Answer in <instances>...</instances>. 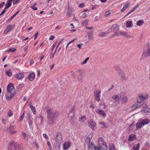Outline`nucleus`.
<instances>
[{
  "label": "nucleus",
  "instance_id": "1",
  "mask_svg": "<svg viewBox=\"0 0 150 150\" xmlns=\"http://www.w3.org/2000/svg\"><path fill=\"white\" fill-rule=\"evenodd\" d=\"M46 112L48 120V124L51 126L54 125L56 119L59 115V112L50 108L47 109Z\"/></svg>",
  "mask_w": 150,
  "mask_h": 150
},
{
  "label": "nucleus",
  "instance_id": "2",
  "mask_svg": "<svg viewBox=\"0 0 150 150\" xmlns=\"http://www.w3.org/2000/svg\"><path fill=\"white\" fill-rule=\"evenodd\" d=\"M21 147L19 144L16 142L12 140L11 141L8 149L10 150H20Z\"/></svg>",
  "mask_w": 150,
  "mask_h": 150
},
{
  "label": "nucleus",
  "instance_id": "3",
  "mask_svg": "<svg viewBox=\"0 0 150 150\" xmlns=\"http://www.w3.org/2000/svg\"><path fill=\"white\" fill-rule=\"evenodd\" d=\"M98 143L99 145V146H98V147L100 148V150H101L102 149L104 150H107V146L105 142L102 137H101L99 138L98 139Z\"/></svg>",
  "mask_w": 150,
  "mask_h": 150
},
{
  "label": "nucleus",
  "instance_id": "4",
  "mask_svg": "<svg viewBox=\"0 0 150 150\" xmlns=\"http://www.w3.org/2000/svg\"><path fill=\"white\" fill-rule=\"evenodd\" d=\"M7 91L11 95H15L16 93L14 86L11 83H10L7 86Z\"/></svg>",
  "mask_w": 150,
  "mask_h": 150
},
{
  "label": "nucleus",
  "instance_id": "5",
  "mask_svg": "<svg viewBox=\"0 0 150 150\" xmlns=\"http://www.w3.org/2000/svg\"><path fill=\"white\" fill-rule=\"evenodd\" d=\"M148 99V96L146 95L145 96L142 94H140L139 98L137 99V102L138 103H141L144 101L145 99Z\"/></svg>",
  "mask_w": 150,
  "mask_h": 150
},
{
  "label": "nucleus",
  "instance_id": "6",
  "mask_svg": "<svg viewBox=\"0 0 150 150\" xmlns=\"http://www.w3.org/2000/svg\"><path fill=\"white\" fill-rule=\"evenodd\" d=\"M101 90H99L98 91L96 90L94 93V96L95 97V100L98 102L100 100V94L101 93Z\"/></svg>",
  "mask_w": 150,
  "mask_h": 150
},
{
  "label": "nucleus",
  "instance_id": "7",
  "mask_svg": "<svg viewBox=\"0 0 150 150\" xmlns=\"http://www.w3.org/2000/svg\"><path fill=\"white\" fill-rule=\"evenodd\" d=\"M88 125L92 129H94L96 126V123L93 120L90 119L88 121Z\"/></svg>",
  "mask_w": 150,
  "mask_h": 150
},
{
  "label": "nucleus",
  "instance_id": "8",
  "mask_svg": "<svg viewBox=\"0 0 150 150\" xmlns=\"http://www.w3.org/2000/svg\"><path fill=\"white\" fill-rule=\"evenodd\" d=\"M62 139V136L61 133H58L57 134L55 140L58 142H60Z\"/></svg>",
  "mask_w": 150,
  "mask_h": 150
},
{
  "label": "nucleus",
  "instance_id": "9",
  "mask_svg": "<svg viewBox=\"0 0 150 150\" xmlns=\"http://www.w3.org/2000/svg\"><path fill=\"white\" fill-rule=\"evenodd\" d=\"M96 112L97 113L103 117H105L106 116L105 113L103 110L100 109H97L96 110Z\"/></svg>",
  "mask_w": 150,
  "mask_h": 150
},
{
  "label": "nucleus",
  "instance_id": "10",
  "mask_svg": "<svg viewBox=\"0 0 150 150\" xmlns=\"http://www.w3.org/2000/svg\"><path fill=\"white\" fill-rule=\"evenodd\" d=\"M24 77V75L23 73H21L17 74L15 76V78L18 80H20Z\"/></svg>",
  "mask_w": 150,
  "mask_h": 150
},
{
  "label": "nucleus",
  "instance_id": "11",
  "mask_svg": "<svg viewBox=\"0 0 150 150\" xmlns=\"http://www.w3.org/2000/svg\"><path fill=\"white\" fill-rule=\"evenodd\" d=\"M121 77V79L122 81H126L127 78L125 74L123 72H122L120 74H119Z\"/></svg>",
  "mask_w": 150,
  "mask_h": 150
},
{
  "label": "nucleus",
  "instance_id": "12",
  "mask_svg": "<svg viewBox=\"0 0 150 150\" xmlns=\"http://www.w3.org/2000/svg\"><path fill=\"white\" fill-rule=\"evenodd\" d=\"M90 146L91 149L94 150H100V148L97 147V146H95L94 143L93 142H91L90 144Z\"/></svg>",
  "mask_w": 150,
  "mask_h": 150
},
{
  "label": "nucleus",
  "instance_id": "13",
  "mask_svg": "<svg viewBox=\"0 0 150 150\" xmlns=\"http://www.w3.org/2000/svg\"><path fill=\"white\" fill-rule=\"evenodd\" d=\"M93 31H89L87 33L89 40H92L93 39Z\"/></svg>",
  "mask_w": 150,
  "mask_h": 150
},
{
  "label": "nucleus",
  "instance_id": "14",
  "mask_svg": "<svg viewBox=\"0 0 150 150\" xmlns=\"http://www.w3.org/2000/svg\"><path fill=\"white\" fill-rule=\"evenodd\" d=\"M28 122L29 123V126L30 127V128H32V125L33 124V122L31 120V116L30 115L28 114Z\"/></svg>",
  "mask_w": 150,
  "mask_h": 150
},
{
  "label": "nucleus",
  "instance_id": "15",
  "mask_svg": "<svg viewBox=\"0 0 150 150\" xmlns=\"http://www.w3.org/2000/svg\"><path fill=\"white\" fill-rule=\"evenodd\" d=\"M70 143L69 142H66L63 144V149L65 150H67L70 147Z\"/></svg>",
  "mask_w": 150,
  "mask_h": 150
},
{
  "label": "nucleus",
  "instance_id": "16",
  "mask_svg": "<svg viewBox=\"0 0 150 150\" xmlns=\"http://www.w3.org/2000/svg\"><path fill=\"white\" fill-rule=\"evenodd\" d=\"M12 5V2L9 1V0H8L7 1L6 3L5 4L6 7L5 8V9H7L10 7Z\"/></svg>",
  "mask_w": 150,
  "mask_h": 150
},
{
  "label": "nucleus",
  "instance_id": "17",
  "mask_svg": "<svg viewBox=\"0 0 150 150\" xmlns=\"http://www.w3.org/2000/svg\"><path fill=\"white\" fill-rule=\"evenodd\" d=\"M136 139V136L134 134H130L129 136V138L128 140L129 141H132L134 140H135Z\"/></svg>",
  "mask_w": 150,
  "mask_h": 150
},
{
  "label": "nucleus",
  "instance_id": "18",
  "mask_svg": "<svg viewBox=\"0 0 150 150\" xmlns=\"http://www.w3.org/2000/svg\"><path fill=\"white\" fill-rule=\"evenodd\" d=\"M143 126H144L145 125H147L150 122V120L148 119H145L141 121Z\"/></svg>",
  "mask_w": 150,
  "mask_h": 150
},
{
  "label": "nucleus",
  "instance_id": "19",
  "mask_svg": "<svg viewBox=\"0 0 150 150\" xmlns=\"http://www.w3.org/2000/svg\"><path fill=\"white\" fill-rule=\"evenodd\" d=\"M35 75L34 73H31L30 74L28 79L30 81H32L35 79Z\"/></svg>",
  "mask_w": 150,
  "mask_h": 150
},
{
  "label": "nucleus",
  "instance_id": "20",
  "mask_svg": "<svg viewBox=\"0 0 150 150\" xmlns=\"http://www.w3.org/2000/svg\"><path fill=\"white\" fill-rule=\"evenodd\" d=\"M143 126L141 122H137L136 124V129L138 130Z\"/></svg>",
  "mask_w": 150,
  "mask_h": 150
},
{
  "label": "nucleus",
  "instance_id": "21",
  "mask_svg": "<svg viewBox=\"0 0 150 150\" xmlns=\"http://www.w3.org/2000/svg\"><path fill=\"white\" fill-rule=\"evenodd\" d=\"M15 25H8L6 28V30H7L8 32L11 31L12 30L14 27Z\"/></svg>",
  "mask_w": 150,
  "mask_h": 150
},
{
  "label": "nucleus",
  "instance_id": "22",
  "mask_svg": "<svg viewBox=\"0 0 150 150\" xmlns=\"http://www.w3.org/2000/svg\"><path fill=\"white\" fill-rule=\"evenodd\" d=\"M126 25L127 27H132L133 25V24L132 23V21H127L126 23Z\"/></svg>",
  "mask_w": 150,
  "mask_h": 150
},
{
  "label": "nucleus",
  "instance_id": "23",
  "mask_svg": "<svg viewBox=\"0 0 150 150\" xmlns=\"http://www.w3.org/2000/svg\"><path fill=\"white\" fill-rule=\"evenodd\" d=\"M139 144L138 143L136 144L135 145H134L132 148V149H133L134 150H139Z\"/></svg>",
  "mask_w": 150,
  "mask_h": 150
},
{
  "label": "nucleus",
  "instance_id": "24",
  "mask_svg": "<svg viewBox=\"0 0 150 150\" xmlns=\"http://www.w3.org/2000/svg\"><path fill=\"white\" fill-rule=\"evenodd\" d=\"M14 129V127L13 126L11 125L9 128V130L10 131V133L11 134H13L16 132V131H12Z\"/></svg>",
  "mask_w": 150,
  "mask_h": 150
},
{
  "label": "nucleus",
  "instance_id": "25",
  "mask_svg": "<svg viewBox=\"0 0 150 150\" xmlns=\"http://www.w3.org/2000/svg\"><path fill=\"white\" fill-rule=\"evenodd\" d=\"M109 150H116L114 144L111 143L109 144Z\"/></svg>",
  "mask_w": 150,
  "mask_h": 150
},
{
  "label": "nucleus",
  "instance_id": "26",
  "mask_svg": "<svg viewBox=\"0 0 150 150\" xmlns=\"http://www.w3.org/2000/svg\"><path fill=\"white\" fill-rule=\"evenodd\" d=\"M113 29L116 30H118L119 29L120 26L118 24H115L112 26Z\"/></svg>",
  "mask_w": 150,
  "mask_h": 150
},
{
  "label": "nucleus",
  "instance_id": "27",
  "mask_svg": "<svg viewBox=\"0 0 150 150\" xmlns=\"http://www.w3.org/2000/svg\"><path fill=\"white\" fill-rule=\"evenodd\" d=\"M116 70L119 74H120L121 72H122L121 70L120 69V67L118 65H117L115 67Z\"/></svg>",
  "mask_w": 150,
  "mask_h": 150
},
{
  "label": "nucleus",
  "instance_id": "28",
  "mask_svg": "<svg viewBox=\"0 0 150 150\" xmlns=\"http://www.w3.org/2000/svg\"><path fill=\"white\" fill-rule=\"evenodd\" d=\"M30 108H31V110L33 112V113L34 114H36V109L35 107L33 106L32 105H30Z\"/></svg>",
  "mask_w": 150,
  "mask_h": 150
},
{
  "label": "nucleus",
  "instance_id": "29",
  "mask_svg": "<svg viewBox=\"0 0 150 150\" xmlns=\"http://www.w3.org/2000/svg\"><path fill=\"white\" fill-rule=\"evenodd\" d=\"M147 108V105H145V106L144 108H142V109L141 110V112L143 111H144V112H142L143 114H146L145 113L146 112H148L147 110L146 111V108Z\"/></svg>",
  "mask_w": 150,
  "mask_h": 150
},
{
  "label": "nucleus",
  "instance_id": "30",
  "mask_svg": "<svg viewBox=\"0 0 150 150\" xmlns=\"http://www.w3.org/2000/svg\"><path fill=\"white\" fill-rule=\"evenodd\" d=\"M144 21L142 20H139L137 23V25L138 26H141L144 23Z\"/></svg>",
  "mask_w": 150,
  "mask_h": 150
},
{
  "label": "nucleus",
  "instance_id": "31",
  "mask_svg": "<svg viewBox=\"0 0 150 150\" xmlns=\"http://www.w3.org/2000/svg\"><path fill=\"white\" fill-rule=\"evenodd\" d=\"M123 35L125 36V37H126L127 38H132L133 36L132 35H130L129 34H128L126 32H123Z\"/></svg>",
  "mask_w": 150,
  "mask_h": 150
},
{
  "label": "nucleus",
  "instance_id": "32",
  "mask_svg": "<svg viewBox=\"0 0 150 150\" xmlns=\"http://www.w3.org/2000/svg\"><path fill=\"white\" fill-rule=\"evenodd\" d=\"M6 75H8L9 77H10L12 76V74L11 72V70L10 69L8 70V71H6Z\"/></svg>",
  "mask_w": 150,
  "mask_h": 150
},
{
  "label": "nucleus",
  "instance_id": "33",
  "mask_svg": "<svg viewBox=\"0 0 150 150\" xmlns=\"http://www.w3.org/2000/svg\"><path fill=\"white\" fill-rule=\"evenodd\" d=\"M93 133H90V134L88 135V137L86 139V141L88 140V142H90L91 140V139L92 138V137L93 135Z\"/></svg>",
  "mask_w": 150,
  "mask_h": 150
},
{
  "label": "nucleus",
  "instance_id": "34",
  "mask_svg": "<svg viewBox=\"0 0 150 150\" xmlns=\"http://www.w3.org/2000/svg\"><path fill=\"white\" fill-rule=\"evenodd\" d=\"M88 20L87 19H86L82 23L81 25H85L86 26L88 25Z\"/></svg>",
  "mask_w": 150,
  "mask_h": 150
},
{
  "label": "nucleus",
  "instance_id": "35",
  "mask_svg": "<svg viewBox=\"0 0 150 150\" xmlns=\"http://www.w3.org/2000/svg\"><path fill=\"white\" fill-rule=\"evenodd\" d=\"M14 95L11 94V95H10L9 96H7L6 98V100H11L14 96Z\"/></svg>",
  "mask_w": 150,
  "mask_h": 150
},
{
  "label": "nucleus",
  "instance_id": "36",
  "mask_svg": "<svg viewBox=\"0 0 150 150\" xmlns=\"http://www.w3.org/2000/svg\"><path fill=\"white\" fill-rule=\"evenodd\" d=\"M99 124L101 125L103 128H107V127L106 126L105 124L103 122H100Z\"/></svg>",
  "mask_w": 150,
  "mask_h": 150
},
{
  "label": "nucleus",
  "instance_id": "37",
  "mask_svg": "<svg viewBox=\"0 0 150 150\" xmlns=\"http://www.w3.org/2000/svg\"><path fill=\"white\" fill-rule=\"evenodd\" d=\"M72 11V10L71 9H69L67 11V16H68V17H70L71 15V13H70V12Z\"/></svg>",
  "mask_w": 150,
  "mask_h": 150
},
{
  "label": "nucleus",
  "instance_id": "38",
  "mask_svg": "<svg viewBox=\"0 0 150 150\" xmlns=\"http://www.w3.org/2000/svg\"><path fill=\"white\" fill-rule=\"evenodd\" d=\"M111 12H110L109 11H107L105 12L104 14V16L105 17H107V16H109L110 14H111Z\"/></svg>",
  "mask_w": 150,
  "mask_h": 150
},
{
  "label": "nucleus",
  "instance_id": "39",
  "mask_svg": "<svg viewBox=\"0 0 150 150\" xmlns=\"http://www.w3.org/2000/svg\"><path fill=\"white\" fill-rule=\"evenodd\" d=\"M125 93L123 92H121L120 94L118 95L119 97V99L122 98L123 97Z\"/></svg>",
  "mask_w": 150,
  "mask_h": 150
},
{
  "label": "nucleus",
  "instance_id": "40",
  "mask_svg": "<svg viewBox=\"0 0 150 150\" xmlns=\"http://www.w3.org/2000/svg\"><path fill=\"white\" fill-rule=\"evenodd\" d=\"M137 7V6L134 7L132 9L129 11L125 16H127L129 14L133 12L134 10Z\"/></svg>",
  "mask_w": 150,
  "mask_h": 150
},
{
  "label": "nucleus",
  "instance_id": "41",
  "mask_svg": "<svg viewBox=\"0 0 150 150\" xmlns=\"http://www.w3.org/2000/svg\"><path fill=\"white\" fill-rule=\"evenodd\" d=\"M19 11L20 10L18 11L16 13H15L13 16H11V18H10L9 20H11L18 13Z\"/></svg>",
  "mask_w": 150,
  "mask_h": 150
},
{
  "label": "nucleus",
  "instance_id": "42",
  "mask_svg": "<svg viewBox=\"0 0 150 150\" xmlns=\"http://www.w3.org/2000/svg\"><path fill=\"white\" fill-rule=\"evenodd\" d=\"M112 98L114 100H116L118 98L119 99V97L117 95H114L112 97Z\"/></svg>",
  "mask_w": 150,
  "mask_h": 150
},
{
  "label": "nucleus",
  "instance_id": "43",
  "mask_svg": "<svg viewBox=\"0 0 150 150\" xmlns=\"http://www.w3.org/2000/svg\"><path fill=\"white\" fill-rule=\"evenodd\" d=\"M89 59V57H88L86 58L81 63V64L82 65H83L85 64H86L88 60Z\"/></svg>",
  "mask_w": 150,
  "mask_h": 150
},
{
  "label": "nucleus",
  "instance_id": "44",
  "mask_svg": "<svg viewBox=\"0 0 150 150\" xmlns=\"http://www.w3.org/2000/svg\"><path fill=\"white\" fill-rule=\"evenodd\" d=\"M22 133L24 139L26 140H28V137L27 134L25 132H22Z\"/></svg>",
  "mask_w": 150,
  "mask_h": 150
},
{
  "label": "nucleus",
  "instance_id": "45",
  "mask_svg": "<svg viewBox=\"0 0 150 150\" xmlns=\"http://www.w3.org/2000/svg\"><path fill=\"white\" fill-rule=\"evenodd\" d=\"M114 30V29H113V27H112V26L108 29V33H109L113 32Z\"/></svg>",
  "mask_w": 150,
  "mask_h": 150
},
{
  "label": "nucleus",
  "instance_id": "46",
  "mask_svg": "<svg viewBox=\"0 0 150 150\" xmlns=\"http://www.w3.org/2000/svg\"><path fill=\"white\" fill-rule=\"evenodd\" d=\"M86 116L85 115L82 116L81 117H79V122L82 121L83 119L84 118L85 119Z\"/></svg>",
  "mask_w": 150,
  "mask_h": 150
},
{
  "label": "nucleus",
  "instance_id": "47",
  "mask_svg": "<svg viewBox=\"0 0 150 150\" xmlns=\"http://www.w3.org/2000/svg\"><path fill=\"white\" fill-rule=\"evenodd\" d=\"M108 33H107L106 32H102L100 34V36L102 37L104 36L105 35Z\"/></svg>",
  "mask_w": 150,
  "mask_h": 150
},
{
  "label": "nucleus",
  "instance_id": "48",
  "mask_svg": "<svg viewBox=\"0 0 150 150\" xmlns=\"http://www.w3.org/2000/svg\"><path fill=\"white\" fill-rule=\"evenodd\" d=\"M127 100H128L127 97L126 96H125L123 98L122 100H123V101H124L125 103H126L127 102Z\"/></svg>",
  "mask_w": 150,
  "mask_h": 150
},
{
  "label": "nucleus",
  "instance_id": "49",
  "mask_svg": "<svg viewBox=\"0 0 150 150\" xmlns=\"http://www.w3.org/2000/svg\"><path fill=\"white\" fill-rule=\"evenodd\" d=\"M129 3H127L126 4L123 6L125 9H127L129 6Z\"/></svg>",
  "mask_w": 150,
  "mask_h": 150
},
{
  "label": "nucleus",
  "instance_id": "50",
  "mask_svg": "<svg viewBox=\"0 0 150 150\" xmlns=\"http://www.w3.org/2000/svg\"><path fill=\"white\" fill-rule=\"evenodd\" d=\"M71 75L73 78L74 79L75 78V74L74 72L72 71L71 72Z\"/></svg>",
  "mask_w": 150,
  "mask_h": 150
},
{
  "label": "nucleus",
  "instance_id": "51",
  "mask_svg": "<svg viewBox=\"0 0 150 150\" xmlns=\"http://www.w3.org/2000/svg\"><path fill=\"white\" fill-rule=\"evenodd\" d=\"M75 120L74 117L71 118L70 120V121L71 123H74Z\"/></svg>",
  "mask_w": 150,
  "mask_h": 150
},
{
  "label": "nucleus",
  "instance_id": "52",
  "mask_svg": "<svg viewBox=\"0 0 150 150\" xmlns=\"http://www.w3.org/2000/svg\"><path fill=\"white\" fill-rule=\"evenodd\" d=\"M5 4V2H1L0 3V8H2Z\"/></svg>",
  "mask_w": 150,
  "mask_h": 150
},
{
  "label": "nucleus",
  "instance_id": "53",
  "mask_svg": "<svg viewBox=\"0 0 150 150\" xmlns=\"http://www.w3.org/2000/svg\"><path fill=\"white\" fill-rule=\"evenodd\" d=\"M23 84H19L18 86H17V88L18 89H20L21 88L23 87Z\"/></svg>",
  "mask_w": 150,
  "mask_h": 150
},
{
  "label": "nucleus",
  "instance_id": "54",
  "mask_svg": "<svg viewBox=\"0 0 150 150\" xmlns=\"http://www.w3.org/2000/svg\"><path fill=\"white\" fill-rule=\"evenodd\" d=\"M16 49H14L13 50H12V49H11L7 51V52H14L16 51Z\"/></svg>",
  "mask_w": 150,
  "mask_h": 150
},
{
  "label": "nucleus",
  "instance_id": "55",
  "mask_svg": "<svg viewBox=\"0 0 150 150\" xmlns=\"http://www.w3.org/2000/svg\"><path fill=\"white\" fill-rule=\"evenodd\" d=\"M30 8H32V9L33 10H35V11H36L37 10V8L35 6H31V7H30Z\"/></svg>",
  "mask_w": 150,
  "mask_h": 150
},
{
  "label": "nucleus",
  "instance_id": "56",
  "mask_svg": "<svg viewBox=\"0 0 150 150\" xmlns=\"http://www.w3.org/2000/svg\"><path fill=\"white\" fill-rule=\"evenodd\" d=\"M24 117V113H23L21 115V117H20V121L22 120L23 119Z\"/></svg>",
  "mask_w": 150,
  "mask_h": 150
},
{
  "label": "nucleus",
  "instance_id": "57",
  "mask_svg": "<svg viewBox=\"0 0 150 150\" xmlns=\"http://www.w3.org/2000/svg\"><path fill=\"white\" fill-rule=\"evenodd\" d=\"M47 144L48 146L50 148V149L51 146V144H50V142L49 141H47Z\"/></svg>",
  "mask_w": 150,
  "mask_h": 150
},
{
  "label": "nucleus",
  "instance_id": "58",
  "mask_svg": "<svg viewBox=\"0 0 150 150\" xmlns=\"http://www.w3.org/2000/svg\"><path fill=\"white\" fill-rule=\"evenodd\" d=\"M43 136L46 139H48V136L46 134H43Z\"/></svg>",
  "mask_w": 150,
  "mask_h": 150
},
{
  "label": "nucleus",
  "instance_id": "59",
  "mask_svg": "<svg viewBox=\"0 0 150 150\" xmlns=\"http://www.w3.org/2000/svg\"><path fill=\"white\" fill-rule=\"evenodd\" d=\"M84 6V4L83 3H81V4H80L79 5V8H82Z\"/></svg>",
  "mask_w": 150,
  "mask_h": 150
},
{
  "label": "nucleus",
  "instance_id": "60",
  "mask_svg": "<svg viewBox=\"0 0 150 150\" xmlns=\"http://www.w3.org/2000/svg\"><path fill=\"white\" fill-rule=\"evenodd\" d=\"M28 48V46H26L24 49V52H27V50Z\"/></svg>",
  "mask_w": 150,
  "mask_h": 150
},
{
  "label": "nucleus",
  "instance_id": "61",
  "mask_svg": "<svg viewBox=\"0 0 150 150\" xmlns=\"http://www.w3.org/2000/svg\"><path fill=\"white\" fill-rule=\"evenodd\" d=\"M87 16L86 13H83L81 16V17L83 18H85Z\"/></svg>",
  "mask_w": 150,
  "mask_h": 150
},
{
  "label": "nucleus",
  "instance_id": "62",
  "mask_svg": "<svg viewBox=\"0 0 150 150\" xmlns=\"http://www.w3.org/2000/svg\"><path fill=\"white\" fill-rule=\"evenodd\" d=\"M55 37L54 35H52L50 36V38L49 40H53V39H54L55 38Z\"/></svg>",
  "mask_w": 150,
  "mask_h": 150
},
{
  "label": "nucleus",
  "instance_id": "63",
  "mask_svg": "<svg viewBox=\"0 0 150 150\" xmlns=\"http://www.w3.org/2000/svg\"><path fill=\"white\" fill-rule=\"evenodd\" d=\"M8 116L9 117H10L11 116H12L13 113H12V112L11 111L9 112L8 113Z\"/></svg>",
  "mask_w": 150,
  "mask_h": 150
},
{
  "label": "nucleus",
  "instance_id": "64",
  "mask_svg": "<svg viewBox=\"0 0 150 150\" xmlns=\"http://www.w3.org/2000/svg\"><path fill=\"white\" fill-rule=\"evenodd\" d=\"M147 54H148V56H150V49L148 48V51L147 52Z\"/></svg>",
  "mask_w": 150,
  "mask_h": 150
}]
</instances>
